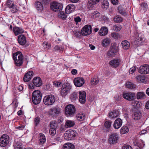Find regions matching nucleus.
<instances>
[{"label": "nucleus", "mask_w": 149, "mask_h": 149, "mask_svg": "<svg viewBox=\"0 0 149 149\" xmlns=\"http://www.w3.org/2000/svg\"><path fill=\"white\" fill-rule=\"evenodd\" d=\"M49 132L51 135H54L56 134V129L50 128L49 130Z\"/></svg>", "instance_id": "obj_58"}, {"label": "nucleus", "mask_w": 149, "mask_h": 149, "mask_svg": "<svg viewBox=\"0 0 149 149\" xmlns=\"http://www.w3.org/2000/svg\"><path fill=\"white\" fill-rule=\"evenodd\" d=\"M40 121V118L39 117H36L34 120V125L36 126L39 124Z\"/></svg>", "instance_id": "obj_56"}, {"label": "nucleus", "mask_w": 149, "mask_h": 149, "mask_svg": "<svg viewBox=\"0 0 149 149\" xmlns=\"http://www.w3.org/2000/svg\"><path fill=\"white\" fill-rule=\"evenodd\" d=\"M136 79L139 82H143L145 80V77L141 75H139L136 77Z\"/></svg>", "instance_id": "obj_52"}, {"label": "nucleus", "mask_w": 149, "mask_h": 149, "mask_svg": "<svg viewBox=\"0 0 149 149\" xmlns=\"http://www.w3.org/2000/svg\"><path fill=\"white\" fill-rule=\"evenodd\" d=\"M121 45L123 48L125 50H127L129 48L130 44L128 41L127 40H124L122 41Z\"/></svg>", "instance_id": "obj_26"}, {"label": "nucleus", "mask_w": 149, "mask_h": 149, "mask_svg": "<svg viewBox=\"0 0 149 149\" xmlns=\"http://www.w3.org/2000/svg\"><path fill=\"white\" fill-rule=\"evenodd\" d=\"M76 117L78 120L81 121L83 120L84 118V116L82 113L77 114Z\"/></svg>", "instance_id": "obj_41"}, {"label": "nucleus", "mask_w": 149, "mask_h": 149, "mask_svg": "<svg viewBox=\"0 0 149 149\" xmlns=\"http://www.w3.org/2000/svg\"><path fill=\"white\" fill-rule=\"evenodd\" d=\"M50 5L51 9L55 12H58L61 11L63 7L62 4L55 2L51 3Z\"/></svg>", "instance_id": "obj_7"}, {"label": "nucleus", "mask_w": 149, "mask_h": 149, "mask_svg": "<svg viewBox=\"0 0 149 149\" xmlns=\"http://www.w3.org/2000/svg\"><path fill=\"white\" fill-rule=\"evenodd\" d=\"M123 20L122 17L119 15L115 16L113 19V21L115 23H120Z\"/></svg>", "instance_id": "obj_33"}, {"label": "nucleus", "mask_w": 149, "mask_h": 149, "mask_svg": "<svg viewBox=\"0 0 149 149\" xmlns=\"http://www.w3.org/2000/svg\"><path fill=\"white\" fill-rule=\"evenodd\" d=\"M73 81L75 85L78 87L82 86L85 83L84 79L82 77L74 78Z\"/></svg>", "instance_id": "obj_11"}, {"label": "nucleus", "mask_w": 149, "mask_h": 149, "mask_svg": "<svg viewBox=\"0 0 149 149\" xmlns=\"http://www.w3.org/2000/svg\"><path fill=\"white\" fill-rule=\"evenodd\" d=\"M75 124L74 121L71 120H68L65 123V125L67 127H70L73 126Z\"/></svg>", "instance_id": "obj_36"}, {"label": "nucleus", "mask_w": 149, "mask_h": 149, "mask_svg": "<svg viewBox=\"0 0 149 149\" xmlns=\"http://www.w3.org/2000/svg\"><path fill=\"white\" fill-rule=\"evenodd\" d=\"M134 104L133 105L135 106H136L137 107H139L142 105V104L140 102H139L137 101H134Z\"/></svg>", "instance_id": "obj_61"}, {"label": "nucleus", "mask_w": 149, "mask_h": 149, "mask_svg": "<svg viewBox=\"0 0 149 149\" xmlns=\"http://www.w3.org/2000/svg\"><path fill=\"white\" fill-rule=\"evenodd\" d=\"M6 4L8 8H10L15 5L14 0H7Z\"/></svg>", "instance_id": "obj_44"}, {"label": "nucleus", "mask_w": 149, "mask_h": 149, "mask_svg": "<svg viewBox=\"0 0 149 149\" xmlns=\"http://www.w3.org/2000/svg\"><path fill=\"white\" fill-rule=\"evenodd\" d=\"M113 29L116 31H119L121 29V26L119 25H115L113 26Z\"/></svg>", "instance_id": "obj_53"}, {"label": "nucleus", "mask_w": 149, "mask_h": 149, "mask_svg": "<svg viewBox=\"0 0 149 149\" xmlns=\"http://www.w3.org/2000/svg\"><path fill=\"white\" fill-rule=\"evenodd\" d=\"M126 86L127 88L132 89H134L136 87V85L135 84L129 82H127L126 83Z\"/></svg>", "instance_id": "obj_35"}, {"label": "nucleus", "mask_w": 149, "mask_h": 149, "mask_svg": "<svg viewBox=\"0 0 149 149\" xmlns=\"http://www.w3.org/2000/svg\"><path fill=\"white\" fill-rule=\"evenodd\" d=\"M60 112V109L58 107H55L50 109L49 115L53 116H56Z\"/></svg>", "instance_id": "obj_14"}, {"label": "nucleus", "mask_w": 149, "mask_h": 149, "mask_svg": "<svg viewBox=\"0 0 149 149\" xmlns=\"http://www.w3.org/2000/svg\"><path fill=\"white\" fill-rule=\"evenodd\" d=\"M39 144L42 145L45 142L46 139L44 135L43 134H40L39 137Z\"/></svg>", "instance_id": "obj_29"}, {"label": "nucleus", "mask_w": 149, "mask_h": 149, "mask_svg": "<svg viewBox=\"0 0 149 149\" xmlns=\"http://www.w3.org/2000/svg\"><path fill=\"white\" fill-rule=\"evenodd\" d=\"M13 30L15 36L24 32V29L22 27L15 26L13 28Z\"/></svg>", "instance_id": "obj_20"}, {"label": "nucleus", "mask_w": 149, "mask_h": 149, "mask_svg": "<svg viewBox=\"0 0 149 149\" xmlns=\"http://www.w3.org/2000/svg\"><path fill=\"white\" fill-rule=\"evenodd\" d=\"M33 74V72L32 71H30L26 73L24 77L23 80L25 82L29 81L32 78Z\"/></svg>", "instance_id": "obj_18"}, {"label": "nucleus", "mask_w": 149, "mask_h": 149, "mask_svg": "<svg viewBox=\"0 0 149 149\" xmlns=\"http://www.w3.org/2000/svg\"><path fill=\"white\" fill-rule=\"evenodd\" d=\"M75 6L73 4H69L68 5L65 9V13L69 14L73 12L75 10Z\"/></svg>", "instance_id": "obj_21"}, {"label": "nucleus", "mask_w": 149, "mask_h": 149, "mask_svg": "<svg viewBox=\"0 0 149 149\" xmlns=\"http://www.w3.org/2000/svg\"><path fill=\"white\" fill-rule=\"evenodd\" d=\"M50 128L56 129L57 126V123L55 121H53L50 123Z\"/></svg>", "instance_id": "obj_48"}, {"label": "nucleus", "mask_w": 149, "mask_h": 149, "mask_svg": "<svg viewBox=\"0 0 149 149\" xmlns=\"http://www.w3.org/2000/svg\"><path fill=\"white\" fill-rule=\"evenodd\" d=\"M119 115V113L118 111L116 110L109 112V117L111 119L118 117Z\"/></svg>", "instance_id": "obj_24"}, {"label": "nucleus", "mask_w": 149, "mask_h": 149, "mask_svg": "<svg viewBox=\"0 0 149 149\" xmlns=\"http://www.w3.org/2000/svg\"><path fill=\"white\" fill-rule=\"evenodd\" d=\"M100 14L97 11L92 12L91 15V17L94 19L97 18L100 16Z\"/></svg>", "instance_id": "obj_42"}, {"label": "nucleus", "mask_w": 149, "mask_h": 149, "mask_svg": "<svg viewBox=\"0 0 149 149\" xmlns=\"http://www.w3.org/2000/svg\"><path fill=\"white\" fill-rule=\"evenodd\" d=\"M75 23L77 25L79 22H80L81 20V18L79 16L75 17L74 19Z\"/></svg>", "instance_id": "obj_59"}, {"label": "nucleus", "mask_w": 149, "mask_h": 149, "mask_svg": "<svg viewBox=\"0 0 149 149\" xmlns=\"http://www.w3.org/2000/svg\"><path fill=\"white\" fill-rule=\"evenodd\" d=\"M118 139L119 136L116 133H111L109 134L108 142L110 145L116 144Z\"/></svg>", "instance_id": "obj_5"}, {"label": "nucleus", "mask_w": 149, "mask_h": 149, "mask_svg": "<svg viewBox=\"0 0 149 149\" xmlns=\"http://www.w3.org/2000/svg\"><path fill=\"white\" fill-rule=\"evenodd\" d=\"M141 6L142 7V8L143 9V10L145 11H146L148 9V5L145 2H143L141 3Z\"/></svg>", "instance_id": "obj_51"}, {"label": "nucleus", "mask_w": 149, "mask_h": 149, "mask_svg": "<svg viewBox=\"0 0 149 149\" xmlns=\"http://www.w3.org/2000/svg\"><path fill=\"white\" fill-rule=\"evenodd\" d=\"M118 10L119 13L123 16H125L127 14L125 12V10L121 6H118Z\"/></svg>", "instance_id": "obj_31"}, {"label": "nucleus", "mask_w": 149, "mask_h": 149, "mask_svg": "<svg viewBox=\"0 0 149 149\" xmlns=\"http://www.w3.org/2000/svg\"><path fill=\"white\" fill-rule=\"evenodd\" d=\"M122 149H132L131 146L129 145L124 146L123 147Z\"/></svg>", "instance_id": "obj_64"}, {"label": "nucleus", "mask_w": 149, "mask_h": 149, "mask_svg": "<svg viewBox=\"0 0 149 149\" xmlns=\"http://www.w3.org/2000/svg\"><path fill=\"white\" fill-rule=\"evenodd\" d=\"M145 95V94L143 92H138L137 94V99L143 98Z\"/></svg>", "instance_id": "obj_54"}, {"label": "nucleus", "mask_w": 149, "mask_h": 149, "mask_svg": "<svg viewBox=\"0 0 149 149\" xmlns=\"http://www.w3.org/2000/svg\"><path fill=\"white\" fill-rule=\"evenodd\" d=\"M99 82V80L97 78H92L91 80V85H95Z\"/></svg>", "instance_id": "obj_47"}, {"label": "nucleus", "mask_w": 149, "mask_h": 149, "mask_svg": "<svg viewBox=\"0 0 149 149\" xmlns=\"http://www.w3.org/2000/svg\"><path fill=\"white\" fill-rule=\"evenodd\" d=\"M111 40L109 38H106L102 41V45L104 47H106L108 46Z\"/></svg>", "instance_id": "obj_34"}, {"label": "nucleus", "mask_w": 149, "mask_h": 149, "mask_svg": "<svg viewBox=\"0 0 149 149\" xmlns=\"http://www.w3.org/2000/svg\"><path fill=\"white\" fill-rule=\"evenodd\" d=\"M111 123L112 121L109 120L105 122L104 126L106 128L109 129L110 128Z\"/></svg>", "instance_id": "obj_49"}, {"label": "nucleus", "mask_w": 149, "mask_h": 149, "mask_svg": "<svg viewBox=\"0 0 149 149\" xmlns=\"http://www.w3.org/2000/svg\"><path fill=\"white\" fill-rule=\"evenodd\" d=\"M73 34L76 38H81L82 35L81 31L80 32L78 30H75L73 32Z\"/></svg>", "instance_id": "obj_37"}, {"label": "nucleus", "mask_w": 149, "mask_h": 149, "mask_svg": "<svg viewBox=\"0 0 149 149\" xmlns=\"http://www.w3.org/2000/svg\"><path fill=\"white\" fill-rule=\"evenodd\" d=\"M12 57L14 60L15 64L17 66L20 67L22 65L24 57L22 52L17 51L13 53Z\"/></svg>", "instance_id": "obj_1"}, {"label": "nucleus", "mask_w": 149, "mask_h": 149, "mask_svg": "<svg viewBox=\"0 0 149 149\" xmlns=\"http://www.w3.org/2000/svg\"><path fill=\"white\" fill-rule=\"evenodd\" d=\"M55 98L53 95H49L45 96L43 99V102L47 105H52L55 101Z\"/></svg>", "instance_id": "obj_6"}, {"label": "nucleus", "mask_w": 149, "mask_h": 149, "mask_svg": "<svg viewBox=\"0 0 149 149\" xmlns=\"http://www.w3.org/2000/svg\"><path fill=\"white\" fill-rule=\"evenodd\" d=\"M79 101L80 103L84 104L86 102V93L85 91H79Z\"/></svg>", "instance_id": "obj_16"}, {"label": "nucleus", "mask_w": 149, "mask_h": 149, "mask_svg": "<svg viewBox=\"0 0 149 149\" xmlns=\"http://www.w3.org/2000/svg\"><path fill=\"white\" fill-rule=\"evenodd\" d=\"M42 98V94L41 92L38 90L34 91L32 95V102L35 105L39 104Z\"/></svg>", "instance_id": "obj_2"}, {"label": "nucleus", "mask_w": 149, "mask_h": 149, "mask_svg": "<svg viewBox=\"0 0 149 149\" xmlns=\"http://www.w3.org/2000/svg\"><path fill=\"white\" fill-rule=\"evenodd\" d=\"M35 5L37 10L39 12H41L43 10L42 4L39 1H37L35 3Z\"/></svg>", "instance_id": "obj_28"}, {"label": "nucleus", "mask_w": 149, "mask_h": 149, "mask_svg": "<svg viewBox=\"0 0 149 149\" xmlns=\"http://www.w3.org/2000/svg\"><path fill=\"white\" fill-rule=\"evenodd\" d=\"M58 16L63 20H65L67 17V15L63 12H61L59 13L58 14Z\"/></svg>", "instance_id": "obj_40"}, {"label": "nucleus", "mask_w": 149, "mask_h": 149, "mask_svg": "<svg viewBox=\"0 0 149 149\" xmlns=\"http://www.w3.org/2000/svg\"><path fill=\"white\" fill-rule=\"evenodd\" d=\"M77 134V133L76 131L70 130L65 132L64 134V138L67 140H72Z\"/></svg>", "instance_id": "obj_4"}, {"label": "nucleus", "mask_w": 149, "mask_h": 149, "mask_svg": "<svg viewBox=\"0 0 149 149\" xmlns=\"http://www.w3.org/2000/svg\"><path fill=\"white\" fill-rule=\"evenodd\" d=\"M77 93L76 92H74L70 95V98L72 100H75L78 98Z\"/></svg>", "instance_id": "obj_45"}, {"label": "nucleus", "mask_w": 149, "mask_h": 149, "mask_svg": "<svg viewBox=\"0 0 149 149\" xmlns=\"http://www.w3.org/2000/svg\"><path fill=\"white\" fill-rule=\"evenodd\" d=\"M120 62V59H115L110 61L109 64L111 67L116 68L119 66Z\"/></svg>", "instance_id": "obj_17"}, {"label": "nucleus", "mask_w": 149, "mask_h": 149, "mask_svg": "<svg viewBox=\"0 0 149 149\" xmlns=\"http://www.w3.org/2000/svg\"><path fill=\"white\" fill-rule=\"evenodd\" d=\"M9 137L6 134H3L0 138V146L1 147L6 146L9 142Z\"/></svg>", "instance_id": "obj_9"}, {"label": "nucleus", "mask_w": 149, "mask_h": 149, "mask_svg": "<svg viewBox=\"0 0 149 149\" xmlns=\"http://www.w3.org/2000/svg\"><path fill=\"white\" fill-rule=\"evenodd\" d=\"M71 88V86L69 83H66L62 85L61 93L63 97L65 96L68 93Z\"/></svg>", "instance_id": "obj_8"}, {"label": "nucleus", "mask_w": 149, "mask_h": 149, "mask_svg": "<svg viewBox=\"0 0 149 149\" xmlns=\"http://www.w3.org/2000/svg\"><path fill=\"white\" fill-rule=\"evenodd\" d=\"M136 145L139 149H142L145 146V144L144 142L142 140H141V141L138 143H137Z\"/></svg>", "instance_id": "obj_50"}, {"label": "nucleus", "mask_w": 149, "mask_h": 149, "mask_svg": "<svg viewBox=\"0 0 149 149\" xmlns=\"http://www.w3.org/2000/svg\"><path fill=\"white\" fill-rule=\"evenodd\" d=\"M123 97L124 99L129 101L132 100L136 97L135 95L130 92L123 93Z\"/></svg>", "instance_id": "obj_13"}, {"label": "nucleus", "mask_w": 149, "mask_h": 149, "mask_svg": "<svg viewBox=\"0 0 149 149\" xmlns=\"http://www.w3.org/2000/svg\"><path fill=\"white\" fill-rule=\"evenodd\" d=\"M108 32L107 28L106 27L103 26L100 29L99 33L101 36H104L107 34Z\"/></svg>", "instance_id": "obj_25"}, {"label": "nucleus", "mask_w": 149, "mask_h": 149, "mask_svg": "<svg viewBox=\"0 0 149 149\" xmlns=\"http://www.w3.org/2000/svg\"><path fill=\"white\" fill-rule=\"evenodd\" d=\"M139 72L141 74H146L149 73V65L144 64L141 65L139 70Z\"/></svg>", "instance_id": "obj_12"}, {"label": "nucleus", "mask_w": 149, "mask_h": 149, "mask_svg": "<svg viewBox=\"0 0 149 149\" xmlns=\"http://www.w3.org/2000/svg\"><path fill=\"white\" fill-rule=\"evenodd\" d=\"M76 109L72 104H69L66 106L65 109V115L68 116L72 117L76 113Z\"/></svg>", "instance_id": "obj_3"}, {"label": "nucleus", "mask_w": 149, "mask_h": 149, "mask_svg": "<svg viewBox=\"0 0 149 149\" xmlns=\"http://www.w3.org/2000/svg\"><path fill=\"white\" fill-rule=\"evenodd\" d=\"M33 84L36 87H40L42 84V81L41 79L39 77H35L33 79Z\"/></svg>", "instance_id": "obj_19"}, {"label": "nucleus", "mask_w": 149, "mask_h": 149, "mask_svg": "<svg viewBox=\"0 0 149 149\" xmlns=\"http://www.w3.org/2000/svg\"><path fill=\"white\" fill-rule=\"evenodd\" d=\"M122 120L120 118H117L113 124V127L115 129H118L120 128L122 124Z\"/></svg>", "instance_id": "obj_22"}, {"label": "nucleus", "mask_w": 149, "mask_h": 149, "mask_svg": "<svg viewBox=\"0 0 149 149\" xmlns=\"http://www.w3.org/2000/svg\"><path fill=\"white\" fill-rule=\"evenodd\" d=\"M63 149H75L74 145L70 143H65L63 146Z\"/></svg>", "instance_id": "obj_27"}, {"label": "nucleus", "mask_w": 149, "mask_h": 149, "mask_svg": "<svg viewBox=\"0 0 149 149\" xmlns=\"http://www.w3.org/2000/svg\"><path fill=\"white\" fill-rule=\"evenodd\" d=\"M53 84L56 87L61 86L62 85V83L61 82L54 81L53 83Z\"/></svg>", "instance_id": "obj_57"}, {"label": "nucleus", "mask_w": 149, "mask_h": 149, "mask_svg": "<svg viewBox=\"0 0 149 149\" xmlns=\"http://www.w3.org/2000/svg\"><path fill=\"white\" fill-rule=\"evenodd\" d=\"M82 35L87 36L92 33V27L90 25L84 26L81 30Z\"/></svg>", "instance_id": "obj_10"}, {"label": "nucleus", "mask_w": 149, "mask_h": 149, "mask_svg": "<svg viewBox=\"0 0 149 149\" xmlns=\"http://www.w3.org/2000/svg\"><path fill=\"white\" fill-rule=\"evenodd\" d=\"M144 37V36L143 34L139 33L138 35V36L136 37V40L138 42L141 43V41H143Z\"/></svg>", "instance_id": "obj_30"}, {"label": "nucleus", "mask_w": 149, "mask_h": 149, "mask_svg": "<svg viewBox=\"0 0 149 149\" xmlns=\"http://www.w3.org/2000/svg\"><path fill=\"white\" fill-rule=\"evenodd\" d=\"M110 49L113 50H114V52H117L118 51V48L117 44L116 43H112Z\"/></svg>", "instance_id": "obj_39"}, {"label": "nucleus", "mask_w": 149, "mask_h": 149, "mask_svg": "<svg viewBox=\"0 0 149 149\" xmlns=\"http://www.w3.org/2000/svg\"><path fill=\"white\" fill-rule=\"evenodd\" d=\"M51 85L49 84H46L45 86V88L47 91H51L52 89Z\"/></svg>", "instance_id": "obj_55"}, {"label": "nucleus", "mask_w": 149, "mask_h": 149, "mask_svg": "<svg viewBox=\"0 0 149 149\" xmlns=\"http://www.w3.org/2000/svg\"><path fill=\"white\" fill-rule=\"evenodd\" d=\"M61 51V48L58 45H56L54 48L53 49V51Z\"/></svg>", "instance_id": "obj_63"}, {"label": "nucleus", "mask_w": 149, "mask_h": 149, "mask_svg": "<svg viewBox=\"0 0 149 149\" xmlns=\"http://www.w3.org/2000/svg\"><path fill=\"white\" fill-rule=\"evenodd\" d=\"M141 114L139 110L135 111L132 114V118L135 120L140 119L141 117Z\"/></svg>", "instance_id": "obj_23"}, {"label": "nucleus", "mask_w": 149, "mask_h": 149, "mask_svg": "<svg viewBox=\"0 0 149 149\" xmlns=\"http://www.w3.org/2000/svg\"><path fill=\"white\" fill-rule=\"evenodd\" d=\"M17 41L20 45H24L26 42V38L24 35H20L18 36Z\"/></svg>", "instance_id": "obj_15"}, {"label": "nucleus", "mask_w": 149, "mask_h": 149, "mask_svg": "<svg viewBox=\"0 0 149 149\" xmlns=\"http://www.w3.org/2000/svg\"><path fill=\"white\" fill-rule=\"evenodd\" d=\"M9 8L10 9V11L12 13H15L20 12V10L17 9V6L16 5H14Z\"/></svg>", "instance_id": "obj_32"}, {"label": "nucleus", "mask_w": 149, "mask_h": 149, "mask_svg": "<svg viewBox=\"0 0 149 149\" xmlns=\"http://www.w3.org/2000/svg\"><path fill=\"white\" fill-rule=\"evenodd\" d=\"M117 52H114V50L110 49L108 52L107 55L109 57L114 56Z\"/></svg>", "instance_id": "obj_46"}, {"label": "nucleus", "mask_w": 149, "mask_h": 149, "mask_svg": "<svg viewBox=\"0 0 149 149\" xmlns=\"http://www.w3.org/2000/svg\"><path fill=\"white\" fill-rule=\"evenodd\" d=\"M129 131V129L127 126H124L121 128L120 132L122 134L127 133Z\"/></svg>", "instance_id": "obj_43"}, {"label": "nucleus", "mask_w": 149, "mask_h": 149, "mask_svg": "<svg viewBox=\"0 0 149 149\" xmlns=\"http://www.w3.org/2000/svg\"><path fill=\"white\" fill-rule=\"evenodd\" d=\"M42 2L44 5L49 4L51 1V0H41Z\"/></svg>", "instance_id": "obj_62"}, {"label": "nucleus", "mask_w": 149, "mask_h": 149, "mask_svg": "<svg viewBox=\"0 0 149 149\" xmlns=\"http://www.w3.org/2000/svg\"><path fill=\"white\" fill-rule=\"evenodd\" d=\"M101 7L103 9H107L109 7V3L107 0H103Z\"/></svg>", "instance_id": "obj_38"}, {"label": "nucleus", "mask_w": 149, "mask_h": 149, "mask_svg": "<svg viewBox=\"0 0 149 149\" xmlns=\"http://www.w3.org/2000/svg\"><path fill=\"white\" fill-rule=\"evenodd\" d=\"M119 34L116 33H112L111 34V36L115 39H117L118 38L119 36Z\"/></svg>", "instance_id": "obj_60"}]
</instances>
